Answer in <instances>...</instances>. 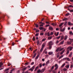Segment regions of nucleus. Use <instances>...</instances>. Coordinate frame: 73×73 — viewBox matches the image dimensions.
<instances>
[{"label":"nucleus","instance_id":"f257e3e1","mask_svg":"<svg viewBox=\"0 0 73 73\" xmlns=\"http://www.w3.org/2000/svg\"><path fill=\"white\" fill-rule=\"evenodd\" d=\"M35 68V66H34L31 68L29 69V70H31V72H32Z\"/></svg>","mask_w":73,"mask_h":73},{"label":"nucleus","instance_id":"f03ea898","mask_svg":"<svg viewBox=\"0 0 73 73\" xmlns=\"http://www.w3.org/2000/svg\"><path fill=\"white\" fill-rule=\"evenodd\" d=\"M65 28H63V30L62 29V27H60V30L61 32H64L65 31Z\"/></svg>","mask_w":73,"mask_h":73},{"label":"nucleus","instance_id":"7ed1b4c3","mask_svg":"<svg viewBox=\"0 0 73 73\" xmlns=\"http://www.w3.org/2000/svg\"><path fill=\"white\" fill-rule=\"evenodd\" d=\"M49 45H52L53 44V42H52V41H50V42H49Z\"/></svg>","mask_w":73,"mask_h":73},{"label":"nucleus","instance_id":"20e7f679","mask_svg":"<svg viewBox=\"0 0 73 73\" xmlns=\"http://www.w3.org/2000/svg\"><path fill=\"white\" fill-rule=\"evenodd\" d=\"M45 43H44L42 44V48H44V47H45Z\"/></svg>","mask_w":73,"mask_h":73},{"label":"nucleus","instance_id":"39448f33","mask_svg":"<svg viewBox=\"0 0 73 73\" xmlns=\"http://www.w3.org/2000/svg\"><path fill=\"white\" fill-rule=\"evenodd\" d=\"M60 48H57L56 50V52H58L59 51H60Z\"/></svg>","mask_w":73,"mask_h":73},{"label":"nucleus","instance_id":"423d86ee","mask_svg":"<svg viewBox=\"0 0 73 73\" xmlns=\"http://www.w3.org/2000/svg\"><path fill=\"white\" fill-rule=\"evenodd\" d=\"M65 49L64 50H63L61 52H60V54H63V53L64 52H65Z\"/></svg>","mask_w":73,"mask_h":73},{"label":"nucleus","instance_id":"0eeeda50","mask_svg":"<svg viewBox=\"0 0 73 73\" xmlns=\"http://www.w3.org/2000/svg\"><path fill=\"white\" fill-rule=\"evenodd\" d=\"M39 29L40 30H43V29H44V28L43 27H40L39 28Z\"/></svg>","mask_w":73,"mask_h":73},{"label":"nucleus","instance_id":"6e6552de","mask_svg":"<svg viewBox=\"0 0 73 73\" xmlns=\"http://www.w3.org/2000/svg\"><path fill=\"white\" fill-rule=\"evenodd\" d=\"M53 27H50L49 28V30H53Z\"/></svg>","mask_w":73,"mask_h":73},{"label":"nucleus","instance_id":"1a4fd4ad","mask_svg":"<svg viewBox=\"0 0 73 73\" xmlns=\"http://www.w3.org/2000/svg\"><path fill=\"white\" fill-rule=\"evenodd\" d=\"M68 25H73V24L71 23L70 22H68Z\"/></svg>","mask_w":73,"mask_h":73},{"label":"nucleus","instance_id":"9d476101","mask_svg":"<svg viewBox=\"0 0 73 73\" xmlns=\"http://www.w3.org/2000/svg\"><path fill=\"white\" fill-rule=\"evenodd\" d=\"M63 24H64V23H61L59 25V27H61V26H62Z\"/></svg>","mask_w":73,"mask_h":73},{"label":"nucleus","instance_id":"9b49d317","mask_svg":"<svg viewBox=\"0 0 73 73\" xmlns=\"http://www.w3.org/2000/svg\"><path fill=\"white\" fill-rule=\"evenodd\" d=\"M26 69H27V68L26 67H25L24 68L22 69V70L23 71V72H24V71L25 70H26Z\"/></svg>","mask_w":73,"mask_h":73},{"label":"nucleus","instance_id":"f8f14e48","mask_svg":"<svg viewBox=\"0 0 73 73\" xmlns=\"http://www.w3.org/2000/svg\"><path fill=\"white\" fill-rule=\"evenodd\" d=\"M44 71H45V68L42 69L41 70V73H43Z\"/></svg>","mask_w":73,"mask_h":73},{"label":"nucleus","instance_id":"ddd939ff","mask_svg":"<svg viewBox=\"0 0 73 73\" xmlns=\"http://www.w3.org/2000/svg\"><path fill=\"white\" fill-rule=\"evenodd\" d=\"M41 72V70H38L37 71L36 73H39Z\"/></svg>","mask_w":73,"mask_h":73},{"label":"nucleus","instance_id":"4468645a","mask_svg":"<svg viewBox=\"0 0 73 73\" xmlns=\"http://www.w3.org/2000/svg\"><path fill=\"white\" fill-rule=\"evenodd\" d=\"M48 53V54H49V55H51V54H53V52H49Z\"/></svg>","mask_w":73,"mask_h":73},{"label":"nucleus","instance_id":"2eb2a0df","mask_svg":"<svg viewBox=\"0 0 73 73\" xmlns=\"http://www.w3.org/2000/svg\"><path fill=\"white\" fill-rule=\"evenodd\" d=\"M3 65V64L2 63L0 62V68H1L2 65Z\"/></svg>","mask_w":73,"mask_h":73},{"label":"nucleus","instance_id":"dca6fc26","mask_svg":"<svg viewBox=\"0 0 73 73\" xmlns=\"http://www.w3.org/2000/svg\"><path fill=\"white\" fill-rule=\"evenodd\" d=\"M64 36L63 35H62L61 37V39L60 40H63L64 39Z\"/></svg>","mask_w":73,"mask_h":73},{"label":"nucleus","instance_id":"f3484780","mask_svg":"<svg viewBox=\"0 0 73 73\" xmlns=\"http://www.w3.org/2000/svg\"><path fill=\"white\" fill-rule=\"evenodd\" d=\"M52 37L50 36L48 37V40H50L52 39Z\"/></svg>","mask_w":73,"mask_h":73},{"label":"nucleus","instance_id":"a211bd4d","mask_svg":"<svg viewBox=\"0 0 73 73\" xmlns=\"http://www.w3.org/2000/svg\"><path fill=\"white\" fill-rule=\"evenodd\" d=\"M67 43L69 45H70V44H72V42H68Z\"/></svg>","mask_w":73,"mask_h":73},{"label":"nucleus","instance_id":"6ab92c4d","mask_svg":"<svg viewBox=\"0 0 73 73\" xmlns=\"http://www.w3.org/2000/svg\"><path fill=\"white\" fill-rule=\"evenodd\" d=\"M38 66H37L35 68V71H36V70H37V69H38Z\"/></svg>","mask_w":73,"mask_h":73},{"label":"nucleus","instance_id":"aec40b11","mask_svg":"<svg viewBox=\"0 0 73 73\" xmlns=\"http://www.w3.org/2000/svg\"><path fill=\"white\" fill-rule=\"evenodd\" d=\"M52 45H49V49H51L52 47Z\"/></svg>","mask_w":73,"mask_h":73},{"label":"nucleus","instance_id":"412c9836","mask_svg":"<svg viewBox=\"0 0 73 73\" xmlns=\"http://www.w3.org/2000/svg\"><path fill=\"white\" fill-rule=\"evenodd\" d=\"M47 35H48V36H51V35L50 34V33H49V32H48L47 33Z\"/></svg>","mask_w":73,"mask_h":73},{"label":"nucleus","instance_id":"4be33fe9","mask_svg":"<svg viewBox=\"0 0 73 73\" xmlns=\"http://www.w3.org/2000/svg\"><path fill=\"white\" fill-rule=\"evenodd\" d=\"M50 61H49V60H48L46 62V65H47L48 64H49V62H50Z\"/></svg>","mask_w":73,"mask_h":73},{"label":"nucleus","instance_id":"5701e85b","mask_svg":"<svg viewBox=\"0 0 73 73\" xmlns=\"http://www.w3.org/2000/svg\"><path fill=\"white\" fill-rule=\"evenodd\" d=\"M46 40V38H44L42 39V41L43 42V41H45Z\"/></svg>","mask_w":73,"mask_h":73},{"label":"nucleus","instance_id":"b1692460","mask_svg":"<svg viewBox=\"0 0 73 73\" xmlns=\"http://www.w3.org/2000/svg\"><path fill=\"white\" fill-rule=\"evenodd\" d=\"M67 38H68V36H67L66 35L65 36V37L64 38V40H66V39H67Z\"/></svg>","mask_w":73,"mask_h":73},{"label":"nucleus","instance_id":"393cba45","mask_svg":"<svg viewBox=\"0 0 73 73\" xmlns=\"http://www.w3.org/2000/svg\"><path fill=\"white\" fill-rule=\"evenodd\" d=\"M69 50H67V52L66 53V54H69Z\"/></svg>","mask_w":73,"mask_h":73},{"label":"nucleus","instance_id":"a878e982","mask_svg":"<svg viewBox=\"0 0 73 73\" xmlns=\"http://www.w3.org/2000/svg\"><path fill=\"white\" fill-rule=\"evenodd\" d=\"M43 48H41L40 51V52H42V50H43Z\"/></svg>","mask_w":73,"mask_h":73},{"label":"nucleus","instance_id":"bb28decb","mask_svg":"<svg viewBox=\"0 0 73 73\" xmlns=\"http://www.w3.org/2000/svg\"><path fill=\"white\" fill-rule=\"evenodd\" d=\"M39 44H40V43H39V40H37V44L38 45Z\"/></svg>","mask_w":73,"mask_h":73},{"label":"nucleus","instance_id":"cd10ccee","mask_svg":"<svg viewBox=\"0 0 73 73\" xmlns=\"http://www.w3.org/2000/svg\"><path fill=\"white\" fill-rule=\"evenodd\" d=\"M65 65V63H64L61 66V68H63V67H64V66Z\"/></svg>","mask_w":73,"mask_h":73},{"label":"nucleus","instance_id":"c85d7f7f","mask_svg":"<svg viewBox=\"0 0 73 73\" xmlns=\"http://www.w3.org/2000/svg\"><path fill=\"white\" fill-rule=\"evenodd\" d=\"M70 15V13H68L65 15V16H69V15Z\"/></svg>","mask_w":73,"mask_h":73},{"label":"nucleus","instance_id":"c756f323","mask_svg":"<svg viewBox=\"0 0 73 73\" xmlns=\"http://www.w3.org/2000/svg\"><path fill=\"white\" fill-rule=\"evenodd\" d=\"M69 40H70V42H72L73 41V39H71L70 38H69Z\"/></svg>","mask_w":73,"mask_h":73},{"label":"nucleus","instance_id":"7c9ffc66","mask_svg":"<svg viewBox=\"0 0 73 73\" xmlns=\"http://www.w3.org/2000/svg\"><path fill=\"white\" fill-rule=\"evenodd\" d=\"M39 57V55H38L35 58V59H37Z\"/></svg>","mask_w":73,"mask_h":73},{"label":"nucleus","instance_id":"2f4dec72","mask_svg":"<svg viewBox=\"0 0 73 73\" xmlns=\"http://www.w3.org/2000/svg\"><path fill=\"white\" fill-rule=\"evenodd\" d=\"M36 53L34 54L33 57L32 58H35V57H36Z\"/></svg>","mask_w":73,"mask_h":73},{"label":"nucleus","instance_id":"473e14b6","mask_svg":"<svg viewBox=\"0 0 73 73\" xmlns=\"http://www.w3.org/2000/svg\"><path fill=\"white\" fill-rule=\"evenodd\" d=\"M72 52H71L69 55V57H72Z\"/></svg>","mask_w":73,"mask_h":73},{"label":"nucleus","instance_id":"72a5a7b5","mask_svg":"<svg viewBox=\"0 0 73 73\" xmlns=\"http://www.w3.org/2000/svg\"><path fill=\"white\" fill-rule=\"evenodd\" d=\"M35 25L36 28H38V25L37 24H35Z\"/></svg>","mask_w":73,"mask_h":73},{"label":"nucleus","instance_id":"f704fd0d","mask_svg":"<svg viewBox=\"0 0 73 73\" xmlns=\"http://www.w3.org/2000/svg\"><path fill=\"white\" fill-rule=\"evenodd\" d=\"M68 20V19L67 18H65V19H64L63 20V21H66V20Z\"/></svg>","mask_w":73,"mask_h":73},{"label":"nucleus","instance_id":"c9c22d12","mask_svg":"<svg viewBox=\"0 0 73 73\" xmlns=\"http://www.w3.org/2000/svg\"><path fill=\"white\" fill-rule=\"evenodd\" d=\"M40 32V31L38 30H36V33H37L38 32Z\"/></svg>","mask_w":73,"mask_h":73},{"label":"nucleus","instance_id":"e433bc0d","mask_svg":"<svg viewBox=\"0 0 73 73\" xmlns=\"http://www.w3.org/2000/svg\"><path fill=\"white\" fill-rule=\"evenodd\" d=\"M66 68L67 69H68L69 68V65H67L65 66Z\"/></svg>","mask_w":73,"mask_h":73},{"label":"nucleus","instance_id":"4c0bfd02","mask_svg":"<svg viewBox=\"0 0 73 73\" xmlns=\"http://www.w3.org/2000/svg\"><path fill=\"white\" fill-rule=\"evenodd\" d=\"M72 49H73V47H71L70 48V50H72Z\"/></svg>","mask_w":73,"mask_h":73},{"label":"nucleus","instance_id":"58836bf2","mask_svg":"<svg viewBox=\"0 0 73 73\" xmlns=\"http://www.w3.org/2000/svg\"><path fill=\"white\" fill-rule=\"evenodd\" d=\"M62 57H63V55H61L60 57L59 58V59H60V58H61Z\"/></svg>","mask_w":73,"mask_h":73},{"label":"nucleus","instance_id":"ea45409f","mask_svg":"<svg viewBox=\"0 0 73 73\" xmlns=\"http://www.w3.org/2000/svg\"><path fill=\"white\" fill-rule=\"evenodd\" d=\"M68 7H69V8H70V7H72V8L73 6H72V5H69V6L68 7Z\"/></svg>","mask_w":73,"mask_h":73},{"label":"nucleus","instance_id":"a19ab883","mask_svg":"<svg viewBox=\"0 0 73 73\" xmlns=\"http://www.w3.org/2000/svg\"><path fill=\"white\" fill-rule=\"evenodd\" d=\"M52 25L54 26V25H57V24L56 23H52Z\"/></svg>","mask_w":73,"mask_h":73},{"label":"nucleus","instance_id":"79ce46f5","mask_svg":"<svg viewBox=\"0 0 73 73\" xmlns=\"http://www.w3.org/2000/svg\"><path fill=\"white\" fill-rule=\"evenodd\" d=\"M39 66L40 68H41L42 67V64L41 63H40L39 64Z\"/></svg>","mask_w":73,"mask_h":73},{"label":"nucleus","instance_id":"37998d69","mask_svg":"<svg viewBox=\"0 0 73 73\" xmlns=\"http://www.w3.org/2000/svg\"><path fill=\"white\" fill-rule=\"evenodd\" d=\"M64 49V48H60V51L61 52L62 50H63V49Z\"/></svg>","mask_w":73,"mask_h":73},{"label":"nucleus","instance_id":"c03bdc74","mask_svg":"<svg viewBox=\"0 0 73 73\" xmlns=\"http://www.w3.org/2000/svg\"><path fill=\"white\" fill-rule=\"evenodd\" d=\"M60 37L61 36H59L58 37H56V38H57V39H59V38H60Z\"/></svg>","mask_w":73,"mask_h":73},{"label":"nucleus","instance_id":"a18cd8bd","mask_svg":"<svg viewBox=\"0 0 73 73\" xmlns=\"http://www.w3.org/2000/svg\"><path fill=\"white\" fill-rule=\"evenodd\" d=\"M38 36V33H36L35 34V36Z\"/></svg>","mask_w":73,"mask_h":73},{"label":"nucleus","instance_id":"49530a36","mask_svg":"<svg viewBox=\"0 0 73 73\" xmlns=\"http://www.w3.org/2000/svg\"><path fill=\"white\" fill-rule=\"evenodd\" d=\"M69 34L71 35H72V31H70L69 32Z\"/></svg>","mask_w":73,"mask_h":73},{"label":"nucleus","instance_id":"de8ad7c7","mask_svg":"<svg viewBox=\"0 0 73 73\" xmlns=\"http://www.w3.org/2000/svg\"><path fill=\"white\" fill-rule=\"evenodd\" d=\"M64 41L63 40V41L61 42L60 43V44H63V43H64Z\"/></svg>","mask_w":73,"mask_h":73},{"label":"nucleus","instance_id":"09e8293b","mask_svg":"<svg viewBox=\"0 0 73 73\" xmlns=\"http://www.w3.org/2000/svg\"><path fill=\"white\" fill-rule=\"evenodd\" d=\"M33 41H35V37H33Z\"/></svg>","mask_w":73,"mask_h":73},{"label":"nucleus","instance_id":"8fccbe9b","mask_svg":"<svg viewBox=\"0 0 73 73\" xmlns=\"http://www.w3.org/2000/svg\"><path fill=\"white\" fill-rule=\"evenodd\" d=\"M58 66L56 67L55 69V70H57V69H58Z\"/></svg>","mask_w":73,"mask_h":73},{"label":"nucleus","instance_id":"3c124183","mask_svg":"<svg viewBox=\"0 0 73 73\" xmlns=\"http://www.w3.org/2000/svg\"><path fill=\"white\" fill-rule=\"evenodd\" d=\"M54 66H52V67L51 70H52V69H54Z\"/></svg>","mask_w":73,"mask_h":73},{"label":"nucleus","instance_id":"603ef678","mask_svg":"<svg viewBox=\"0 0 73 73\" xmlns=\"http://www.w3.org/2000/svg\"><path fill=\"white\" fill-rule=\"evenodd\" d=\"M14 70H15V68L12 69L11 70V72H13Z\"/></svg>","mask_w":73,"mask_h":73},{"label":"nucleus","instance_id":"864d4df0","mask_svg":"<svg viewBox=\"0 0 73 73\" xmlns=\"http://www.w3.org/2000/svg\"><path fill=\"white\" fill-rule=\"evenodd\" d=\"M58 66V65H57V64H56L55 65V67H57Z\"/></svg>","mask_w":73,"mask_h":73},{"label":"nucleus","instance_id":"5fc2aeb1","mask_svg":"<svg viewBox=\"0 0 73 73\" xmlns=\"http://www.w3.org/2000/svg\"><path fill=\"white\" fill-rule=\"evenodd\" d=\"M67 69L66 68H64L63 69V70H64V71H66L67 70Z\"/></svg>","mask_w":73,"mask_h":73},{"label":"nucleus","instance_id":"6e6d98bb","mask_svg":"<svg viewBox=\"0 0 73 73\" xmlns=\"http://www.w3.org/2000/svg\"><path fill=\"white\" fill-rule=\"evenodd\" d=\"M9 68H7L5 69V71H8V70H9Z\"/></svg>","mask_w":73,"mask_h":73},{"label":"nucleus","instance_id":"4d7b16f0","mask_svg":"<svg viewBox=\"0 0 73 73\" xmlns=\"http://www.w3.org/2000/svg\"><path fill=\"white\" fill-rule=\"evenodd\" d=\"M51 35H53V32H51V34H50Z\"/></svg>","mask_w":73,"mask_h":73},{"label":"nucleus","instance_id":"13d9d810","mask_svg":"<svg viewBox=\"0 0 73 73\" xmlns=\"http://www.w3.org/2000/svg\"><path fill=\"white\" fill-rule=\"evenodd\" d=\"M58 34H59V32H58L57 33V35H56V36H57L58 35Z\"/></svg>","mask_w":73,"mask_h":73},{"label":"nucleus","instance_id":"bf43d9fd","mask_svg":"<svg viewBox=\"0 0 73 73\" xmlns=\"http://www.w3.org/2000/svg\"><path fill=\"white\" fill-rule=\"evenodd\" d=\"M40 35H42V36H43V35H44V33H40Z\"/></svg>","mask_w":73,"mask_h":73},{"label":"nucleus","instance_id":"052dcab7","mask_svg":"<svg viewBox=\"0 0 73 73\" xmlns=\"http://www.w3.org/2000/svg\"><path fill=\"white\" fill-rule=\"evenodd\" d=\"M67 23V22L66 21L65 22V24H64V25H66V23Z\"/></svg>","mask_w":73,"mask_h":73},{"label":"nucleus","instance_id":"680f3d73","mask_svg":"<svg viewBox=\"0 0 73 73\" xmlns=\"http://www.w3.org/2000/svg\"><path fill=\"white\" fill-rule=\"evenodd\" d=\"M49 25H48L45 26L46 27H49Z\"/></svg>","mask_w":73,"mask_h":73},{"label":"nucleus","instance_id":"e2e57ef3","mask_svg":"<svg viewBox=\"0 0 73 73\" xmlns=\"http://www.w3.org/2000/svg\"><path fill=\"white\" fill-rule=\"evenodd\" d=\"M70 12H73V10H71L70 11Z\"/></svg>","mask_w":73,"mask_h":73},{"label":"nucleus","instance_id":"0e129e2a","mask_svg":"<svg viewBox=\"0 0 73 73\" xmlns=\"http://www.w3.org/2000/svg\"><path fill=\"white\" fill-rule=\"evenodd\" d=\"M29 64V63L27 62L25 64V65H28Z\"/></svg>","mask_w":73,"mask_h":73},{"label":"nucleus","instance_id":"69168bd1","mask_svg":"<svg viewBox=\"0 0 73 73\" xmlns=\"http://www.w3.org/2000/svg\"><path fill=\"white\" fill-rule=\"evenodd\" d=\"M34 64V62H32L31 64V65H33Z\"/></svg>","mask_w":73,"mask_h":73},{"label":"nucleus","instance_id":"338daca9","mask_svg":"<svg viewBox=\"0 0 73 73\" xmlns=\"http://www.w3.org/2000/svg\"><path fill=\"white\" fill-rule=\"evenodd\" d=\"M24 73H29V72H28V71H27L26 72H25Z\"/></svg>","mask_w":73,"mask_h":73},{"label":"nucleus","instance_id":"774afa93","mask_svg":"<svg viewBox=\"0 0 73 73\" xmlns=\"http://www.w3.org/2000/svg\"><path fill=\"white\" fill-rule=\"evenodd\" d=\"M17 73H20V71L18 70V71H17Z\"/></svg>","mask_w":73,"mask_h":73}]
</instances>
